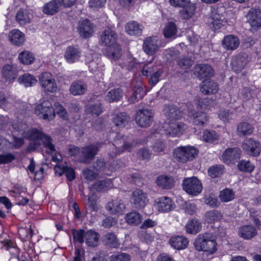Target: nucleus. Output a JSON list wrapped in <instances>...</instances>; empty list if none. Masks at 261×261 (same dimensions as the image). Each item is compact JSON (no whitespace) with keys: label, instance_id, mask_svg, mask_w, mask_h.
Segmentation results:
<instances>
[{"label":"nucleus","instance_id":"38","mask_svg":"<svg viewBox=\"0 0 261 261\" xmlns=\"http://www.w3.org/2000/svg\"><path fill=\"white\" fill-rule=\"evenodd\" d=\"M32 18V14L27 10L19 11L16 16V20L21 25L30 23Z\"/></svg>","mask_w":261,"mask_h":261},{"label":"nucleus","instance_id":"4","mask_svg":"<svg viewBox=\"0 0 261 261\" xmlns=\"http://www.w3.org/2000/svg\"><path fill=\"white\" fill-rule=\"evenodd\" d=\"M35 113L40 118L48 121L53 120L56 115L55 109L48 100H44L37 105L35 108Z\"/></svg>","mask_w":261,"mask_h":261},{"label":"nucleus","instance_id":"54","mask_svg":"<svg viewBox=\"0 0 261 261\" xmlns=\"http://www.w3.org/2000/svg\"><path fill=\"white\" fill-rule=\"evenodd\" d=\"M219 197L223 202H229L234 199V193L231 190L225 189L220 192Z\"/></svg>","mask_w":261,"mask_h":261},{"label":"nucleus","instance_id":"18","mask_svg":"<svg viewBox=\"0 0 261 261\" xmlns=\"http://www.w3.org/2000/svg\"><path fill=\"white\" fill-rule=\"evenodd\" d=\"M248 57L245 54H241L234 57L231 61V68L236 73L240 72L246 66Z\"/></svg>","mask_w":261,"mask_h":261},{"label":"nucleus","instance_id":"17","mask_svg":"<svg viewBox=\"0 0 261 261\" xmlns=\"http://www.w3.org/2000/svg\"><path fill=\"white\" fill-rule=\"evenodd\" d=\"M212 9L210 18V23L212 29L214 31H216L220 29L225 21L224 20L223 16L219 14L220 10L218 9L215 10L214 8H213Z\"/></svg>","mask_w":261,"mask_h":261},{"label":"nucleus","instance_id":"6","mask_svg":"<svg viewBox=\"0 0 261 261\" xmlns=\"http://www.w3.org/2000/svg\"><path fill=\"white\" fill-rule=\"evenodd\" d=\"M154 113L148 109H142L137 111L135 121L137 125L141 127L149 126L152 121Z\"/></svg>","mask_w":261,"mask_h":261},{"label":"nucleus","instance_id":"10","mask_svg":"<svg viewBox=\"0 0 261 261\" xmlns=\"http://www.w3.org/2000/svg\"><path fill=\"white\" fill-rule=\"evenodd\" d=\"M42 134V132L36 128H32L26 132H23L22 135L24 138L30 140L34 141L29 144L28 147L29 151H33L40 147V144L38 141L41 138Z\"/></svg>","mask_w":261,"mask_h":261},{"label":"nucleus","instance_id":"62","mask_svg":"<svg viewBox=\"0 0 261 261\" xmlns=\"http://www.w3.org/2000/svg\"><path fill=\"white\" fill-rule=\"evenodd\" d=\"M223 169V166L222 165L213 166L208 169V175L212 178L217 177L222 174Z\"/></svg>","mask_w":261,"mask_h":261},{"label":"nucleus","instance_id":"56","mask_svg":"<svg viewBox=\"0 0 261 261\" xmlns=\"http://www.w3.org/2000/svg\"><path fill=\"white\" fill-rule=\"evenodd\" d=\"M203 140L208 143H213L219 139V136L215 131L205 130L203 133Z\"/></svg>","mask_w":261,"mask_h":261},{"label":"nucleus","instance_id":"21","mask_svg":"<svg viewBox=\"0 0 261 261\" xmlns=\"http://www.w3.org/2000/svg\"><path fill=\"white\" fill-rule=\"evenodd\" d=\"M81 51L79 48L74 46H69L66 49L64 58L69 63H73L79 60Z\"/></svg>","mask_w":261,"mask_h":261},{"label":"nucleus","instance_id":"22","mask_svg":"<svg viewBox=\"0 0 261 261\" xmlns=\"http://www.w3.org/2000/svg\"><path fill=\"white\" fill-rule=\"evenodd\" d=\"M169 243L173 248L179 250L185 249L188 247L189 241L183 236H175L171 237Z\"/></svg>","mask_w":261,"mask_h":261},{"label":"nucleus","instance_id":"11","mask_svg":"<svg viewBox=\"0 0 261 261\" xmlns=\"http://www.w3.org/2000/svg\"><path fill=\"white\" fill-rule=\"evenodd\" d=\"M154 206L160 213H168L174 209L175 204L171 198L162 196L154 200Z\"/></svg>","mask_w":261,"mask_h":261},{"label":"nucleus","instance_id":"44","mask_svg":"<svg viewBox=\"0 0 261 261\" xmlns=\"http://www.w3.org/2000/svg\"><path fill=\"white\" fill-rule=\"evenodd\" d=\"M177 29L176 24L172 22H168L164 29L163 34L166 38L176 37Z\"/></svg>","mask_w":261,"mask_h":261},{"label":"nucleus","instance_id":"53","mask_svg":"<svg viewBox=\"0 0 261 261\" xmlns=\"http://www.w3.org/2000/svg\"><path fill=\"white\" fill-rule=\"evenodd\" d=\"M86 111L93 116H97L102 113L101 105L100 103H98L94 105H88L86 108Z\"/></svg>","mask_w":261,"mask_h":261},{"label":"nucleus","instance_id":"60","mask_svg":"<svg viewBox=\"0 0 261 261\" xmlns=\"http://www.w3.org/2000/svg\"><path fill=\"white\" fill-rule=\"evenodd\" d=\"M85 232L84 229H72V234L74 243L82 244L84 242Z\"/></svg>","mask_w":261,"mask_h":261},{"label":"nucleus","instance_id":"35","mask_svg":"<svg viewBox=\"0 0 261 261\" xmlns=\"http://www.w3.org/2000/svg\"><path fill=\"white\" fill-rule=\"evenodd\" d=\"M186 231L188 233L195 234L201 229V224L196 219L189 220L185 225Z\"/></svg>","mask_w":261,"mask_h":261},{"label":"nucleus","instance_id":"15","mask_svg":"<svg viewBox=\"0 0 261 261\" xmlns=\"http://www.w3.org/2000/svg\"><path fill=\"white\" fill-rule=\"evenodd\" d=\"M130 201L136 208H141L145 206L148 199L146 193L142 190L137 189L132 193Z\"/></svg>","mask_w":261,"mask_h":261},{"label":"nucleus","instance_id":"14","mask_svg":"<svg viewBox=\"0 0 261 261\" xmlns=\"http://www.w3.org/2000/svg\"><path fill=\"white\" fill-rule=\"evenodd\" d=\"M94 25L88 19H82L79 21L77 31L80 36L83 38L91 37L94 33Z\"/></svg>","mask_w":261,"mask_h":261},{"label":"nucleus","instance_id":"61","mask_svg":"<svg viewBox=\"0 0 261 261\" xmlns=\"http://www.w3.org/2000/svg\"><path fill=\"white\" fill-rule=\"evenodd\" d=\"M238 168L242 171L251 172L254 169V166L250 161L242 160L238 165Z\"/></svg>","mask_w":261,"mask_h":261},{"label":"nucleus","instance_id":"52","mask_svg":"<svg viewBox=\"0 0 261 261\" xmlns=\"http://www.w3.org/2000/svg\"><path fill=\"white\" fill-rule=\"evenodd\" d=\"M217 244L214 237L210 233V237L206 241L205 246H204V249L202 250L203 251H206L211 254L214 253L217 248Z\"/></svg>","mask_w":261,"mask_h":261},{"label":"nucleus","instance_id":"55","mask_svg":"<svg viewBox=\"0 0 261 261\" xmlns=\"http://www.w3.org/2000/svg\"><path fill=\"white\" fill-rule=\"evenodd\" d=\"M205 218L208 223H213L221 220L222 218V215L220 212L213 210L207 212L205 214Z\"/></svg>","mask_w":261,"mask_h":261},{"label":"nucleus","instance_id":"50","mask_svg":"<svg viewBox=\"0 0 261 261\" xmlns=\"http://www.w3.org/2000/svg\"><path fill=\"white\" fill-rule=\"evenodd\" d=\"M145 94V92L142 87L140 85H138L135 87L133 94L129 97L128 101L130 103H134L136 101L142 98Z\"/></svg>","mask_w":261,"mask_h":261},{"label":"nucleus","instance_id":"34","mask_svg":"<svg viewBox=\"0 0 261 261\" xmlns=\"http://www.w3.org/2000/svg\"><path fill=\"white\" fill-rule=\"evenodd\" d=\"M105 54L109 58L117 60L121 56L122 50L120 45L116 43L108 46L106 49Z\"/></svg>","mask_w":261,"mask_h":261},{"label":"nucleus","instance_id":"2","mask_svg":"<svg viewBox=\"0 0 261 261\" xmlns=\"http://www.w3.org/2000/svg\"><path fill=\"white\" fill-rule=\"evenodd\" d=\"M211 101L208 98H199L196 101L197 111L188 108V115L195 125L203 126L208 120L206 110L208 109Z\"/></svg>","mask_w":261,"mask_h":261},{"label":"nucleus","instance_id":"40","mask_svg":"<svg viewBox=\"0 0 261 261\" xmlns=\"http://www.w3.org/2000/svg\"><path fill=\"white\" fill-rule=\"evenodd\" d=\"M86 244L91 247L96 246L99 240V234L96 232L90 230L87 231L85 235Z\"/></svg>","mask_w":261,"mask_h":261},{"label":"nucleus","instance_id":"58","mask_svg":"<svg viewBox=\"0 0 261 261\" xmlns=\"http://www.w3.org/2000/svg\"><path fill=\"white\" fill-rule=\"evenodd\" d=\"M234 116L232 112H230L229 110L222 109L218 113V117L223 122L226 123L231 120Z\"/></svg>","mask_w":261,"mask_h":261},{"label":"nucleus","instance_id":"43","mask_svg":"<svg viewBox=\"0 0 261 261\" xmlns=\"http://www.w3.org/2000/svg\"><path fill=\"white\" fill-rule=\"evenodd\" d=\"M18 82L28 87L35 85L37 83V80L33 75L29 73H24L18 79Z\"/></svg>","mask_w":261,"mask_h":261},{"label":"nucleus","instance_id":"20","mask_svg":"<svg viewBox=\"0 0 261 261\" xmlns=\"http://www.w3.org/2000/svg\"><path fill=\"white\" fill-rule=\"evenodd\" d=\"M241 150L238 148L227 149L222 154V159L226 164H233L240 158Z\"/></svg>","mask_w":261,"mask_h":261},{"label":"nucleus","instance_id":"33","mask_svg":"<svg viewBox=\"0 0 261 261\" xmlns=\"http://www.w3.org/2000/svg\"><path fill=\"white\" fill-rule=\"evenodd\" d=\"M156 183L160 187L169 189L174 185L175 181L173 177L166 175L159 176L156 179Z\"/></svg>","mask_w":261,"mask_h":261},{"label":"nucleus","instance_id":"36","mask_svg":"<svg viewBox=\"0 0 261 261\" xmlns=\"http://www.w3.org/2000/svg\"><path fill=\"white\" fill-rule=\"evenodd\" d=\"M15 101L13 96L0 92V108L5 110L9 109L15 104Z\"/></svg>","mask_w":261,"mask_h":261},{"label":"nucleus","instance_id":"46","mask_svg":"<svg viewBox=\"0 0 261 261\" xmlns=\"http://www.w3.org/2000/svg\"><path fill=\"white\" fill-rule=\"evenodd\" d=\"M103 242L111 248H117L119 246V241L113 232L107 233L104 236Z\"/></svg>","mask_w":261,"mask_h":261},{"label":"nucleus","instance_id":"42","mask_svg":"<svg viewBox=\"0 0 261 261\" xmlns=\"http://www.w3.org/2000/svg\"><path fill=\"white\" fill-rule=\"evenodd\" d=\"M18 60L20 62L24 65L32 64L35 61V57L33 54L28 50H23L18 55Z\"/></svg>","mask_w":261,"mask_h":261},{"label":"nucleus","instance_id":"37","mask_svg":"<svg viewBox=\"0 0 261 261\" xmlns=\"http://www.w3.org/2000/svg\"><path fill=\"white\" fill-rule=\"evenodd\" d=\"M123 95V91L120 88L110 90L105 96V100L109 102L117 101Z\"/></svg>","mask_w":261,"mask_h":261},{"label":"nucleus","instance_id":"47","mask_svg":"<svg viewBox=\"0 0 261 261\" xmlns=\"http://www.w3.org/2000/svg\"><path fill=\"white\" fill-rule=\"evenodd\" d=\"M39 140L42 141L47 153H53L56 151L55 146L53 143V139L50 136L43 133Z\"/></svg>","mask_w":261,"mask_h":261},{"label":"nucleus","instance_id":"24","mask_svg":"<svg viewBox=\"0 0 261 261\" xmlns=\"http://www.w3.org/2000/svg\"><path fill=\"white\" fill-rule=\"evenodd\" d=\"M195 72L201 79L210 77L213 75L214 71L212 67L207 64H200L195 66Z\"/></svg>","mask_w":261,"mask_h":261},{"label":"nucleus","instance_id":"49","mask_svg":"<svg viewBox=\"0 0 261 261\" xmlns=\"http://www.w3.org/2000/svg\"><path fill=\"white\" fill-rule=\"evenodd\" d=\"M129 117L125 113H119L114 115L113 122L117 126H124L129 121Z\"/></svg>","mask_w":261,"mask_h":261},{"label":"nucleus","instance_id":"23","mask_svg":"<svg viewBox=\"0 0 261 261\" xmlns=\"http://www.w3.org/2000/svg\"><path fill=\"white\" fill-rule=\"evenodd\" d=\"M117 36L114 31L110 28L106 29L100 36V43L109 46L116 43Z\"/></svg>","mask_w":261,"mask_h":261},{"label":"nucleus","instance_id":"28","mask_svg":"<svg viewBox=\"0 0 261 261\" xmlns=\"http://www.w3.org/2000/svg\"><path fill=\"white\" fill-rule=\"evenodd\" d=\"M98 151L95 145H91L82 148L81 150V162H86L88 159H92Z\"/></svg>","mask_w":261,"mask_h":261},{"label":"nucleus","instance_id":"13","mask_svg":"<svg viewBox=\"0 0 261 261\" xmlns=\"http://www.w3.org/2000/svg\"><path fill=\"white\" fill-rule=\"evenodd\" d=\"M242 148L248 154L257 156L260 154L261 145L257 140L249 138L244 140Z\"/></svg>","mask_w":261,"mask_h":261},{"label":"nucleus","instance_id":"31","mask_svg":"<svg viewBox=\"0 0 261 261\" xmlns=\"http://www.w3.org/2000/svg\"><path fill=\"white\" fill-rule=\"evenodd\" d=\"M257 234L256 228L251 225H244L239 229V236L246 240H250Z\"/></svg>","mask_w":261,"mask_h":261},{"label":"nucleus","instance_id":"26","mask_svg":"<svg viewBox=\"0 0 261 261\" xmlns=\"http://www.w3.org/2000/svg\"><path fill=\"white\" fill-rule=\"evenodd\" d=\"M240 43V40L237 36L228 35L224 37L222 45L223 47L227 50H234L237 49Z\"/></svg>","mask_w":261,"mask_h":261},{"label":"nucleus","instance_id":"64","mask_svg":"<svg viewBox=\"0 0 261 261\" xmlns=\"http://www.w3.org/2000/svg\"><path fill=\"white\" fill-rule=\"evenodd\" d=\"M97 200L96 196L93 194L89 195L88 197L86 204L93 211H97L99 210V206L97 203Z\"/></svg>","mask_w":261,"mask_h":261},{"label":"nucleus","instance_id":"29","mask_svg":"<svg viewBox=\"0 0 261 261\" xmlns=\"http://www.w3.org/2000/svg\"><path fill=\"white\" fill-rule=\"evenodd\" d=\"M200 90L205 94H213L219 90L218 84L211 81H204L200 85Z\"/></svg>","mask_w":261,"mask_h":261},{"label":"nucleus","instance_id":"57","mask_svg":"<svg viewBox=\"0 0 261 261\" xmlns=\"http://www.w3.org/2000/svg\"><path fill=\"white\" fill-rule=\"evenodd\" d=\"M158 69L157 66L153 64L152 60H150L147 61L143 66L142 73L143 75L149 76Z\"/></svg>","mask_w":261,"mask_h":261},{"label":"nucleus","instance_id":"16","mask_svg":"<svg viewBox=\"0 0 261 261\" xmlns=\"http://www.w3.org/2000/svg\"><path fill=\"white\" fill-rule=\"evenodd\" d=\"M159 40L157 37L153 36L147 38L143 42V49L149 55H153L159 49Z\"/></svg>","mask_w":261,"mask_h":261},{"label":"nucleus","instance_id":"19","mask_svg":"<svg viewBox=\"0 0 261 261\" xmlns=\"http://www.w3.org/2000/svg\"><path fill=\"white\" fill-rule=\"evenodd\" d=\"M125 208L123 202L120 199H116L108 202L106 206L107 210L112 215L123 214Z\"/></svg>","mask_w":261,"mask_h":261},{"label":"nucleus","instance_id":"41","mask_svg":"<svg viewBox=\"0 0 261 261\" xmlns=\"http://www.w3.org/2000/svg\"><path fill=\"white\" fill-rule=\"evenodd\" d=\"M210 233H204L198 235L194 242V246L196 249L199 251H202L205 246L207 239L210 238Z\"/></svg>","mask_w":261,"mask_h":261},{"label":"nucleus","instance_id":"8","mask_svg":"<svg viewBox=\"0 0 261 261\" xmlns=\"http://www.w3.org/2000/svg\"><path fill=\"white\" fill-rule=\"evenodd\" d=\"M39 83L45 91L55 93L58 89L55 79L52 74L48 72L42 73L39 76Z\"/></svg>","mask_w":261,"mask_h":261},{"label":"nucleus","instance_id":"12","mask_svg":"<svg viewBox=\"0 0 261 261\" xmlns=\"http://www.w3.org/2000/svg\"><path fill=\"white\" fill-rule=\"evenodd\" d=\"M75 1H50L46 3L43 8V12L47 15H52L58 12L60 7H70L74 5Z\"/></svg>","mask_w":261,"mask_h":261},{"label":"nucleus","instance_id":"48","mask_svg":"<svg viewBox=\"0 0 261 261\" xmlns=\"http://www.w3.org/2000/svg\"><path fill=\"white\" fill-rule=\"evenodd\" d=\"M125 220L130 225H137L141 222L142 217L138 212L134 211L126 214Z\"/></svg>","mask_w":261,"mask_h":261},{"label":"nucleus","instance_id":"1","mask_svg":"<svg viewBox=\"0 0 261 261\" xmlns=\"http://www.w3.org/2000/svg\"><path fill=\"white\" fill-rule=\"evenodd\" d=\"M165 114L170 120L169 123H164L163 128L166 135L171 137H179L186 130L187 127L183 122L176 121L181 118L183 112L175 107L166 106L164 110Z\"/></svg>","mask_w":261,"mask_h":261},{"label":"nucleus","instance_id":"45","mask_svg":"<svg viewBox=\"0 0 261 261\" xmlns=\"http://www.w3.org/2000/svg\"><path fill=\"white\" fill-rule=\"evenodd\" d=\"M55 170L59 176L65 173L67 179L69 181H72L75 177L74 171L72 168L63 167V169H61L59 166H55Z\"/></svg>","mask_w":261,"mask_h":261},{"label":"nucleus","instance_id":"7","mask_svg":"<svg viewBox=\"0 0 261 261\" xmlns=\"http://www.w3.org/2000/svg\"><path fill=\"white\" fill-rule=\"evenodd\" d=\"M170 5L174 7H182L180 10V16L182 19L190 18L195 11V6L190 1H169Z\"/></svg>","mask_w":261,"mask_h":261},{"label":"nucleus","instance_id":"51","mask_svg":"<svg viewBox=\"0 0 261 261\" xmlns=\"http://www.w3.org/2000/svg\"><path fill=\"white\" fill-rule=\"evenodd\" d=\"M129 141L125 142L123 144L122 149L119 148L118 149L115 146L113 145V150H115V152L110 154V156L111 158H113L115 155L121 153L124 150L130 151L131 148L135 145V144H136V142H135L132 139H130Z\"/></svg>","mask_w":261,"mask_h":261},{"label":"nucleus","instance_id":"32","mask_svg":"<svg viewBox=\"0 0 261 261\" xmlns=\"http://www.w3.org/2000/svg\"><path fill=\"white\" fill-rule=\"evenodd\" d=\"M127 34L131 36H140L141 35L143 27L137 21H130L125 25Z\"/></svg>","mask_w":261,"mask_h":261},{"label":"nucleus","instance_id":"3","mask_svg":"<svg viewBox=\"0 0 261 261\" xmlns=\"http://www.w3.org/2000/svg\"><path fill=\"white\" fill-rule=\"evenodd\" d=\"M198 153V150L191 145L181 146L176 148L173 151L174 158L177 161L184 163L193 160Z\"/></svg>","mask_w":261,"mask_h":261},{"label":"nucleus","instance_id":"39","mask_svg":"<svg viewBox=\"0 0 261 261\" xmlns=\"http://www.w3.org/2000/svg\"><path fill=\"white\" fill-rule=\"evenodd\" d=\"M113 187L112 180L111 179H105L99 180L94 184L92 188L97 191L101 192L110 189Z\"/></svg>","mask_w":261,"mask_h":261},{"label":"nucleus","instance_id":"63","mask_svg":"<svg viewBox=\"0 0 261 261\" xmlns=\"http://www.w3.org/2000/svg\"><path fill=\"white\" fill-rule=\"evenodd\" d=\"M163 73V70L161 68H159L155 72L151 74L149 83L151 85L154 86L160 81V77Z\"/></svg>","mask_w":261,"mask_h":261},{"label":"nucleus","instance_id":"25","mask_svg":"<svg viewBox=\"0 0 261 261\" xmlns=\"http://www.w3.org/2000/svg\"><path fill=\"white\" fill-rule=\"evenodd\" d=\"M87 85L82 80H77L72 83L69 91L74 96L84 94L87 91Z\"/></svg>","mask_w":261,"mask_h":261},{"label":"nucleus","instance_id":"9","mask_svg":"<svg viewBox=\"0 0 261 261\" xmlns=\"http://www.w3.org/2000/svg\"><path fill=\"white\" fill-rule=\"evenodd\" d=\"M246 19L252 30L261 29V8L255 7L250 9L246 15Z\"/></svg>","mask_w":261,"mask_h":261},{"label":"nucleus","instance_id":"59","mask_svg":"<svg viewBox=\"0 0 261 261\" xmlns=\"http://www.w3.org/2000/svg\"><path fill=\"white\" fill-rule=\"evenodd\" d=\"M2 73L6 79L11 80L15 78V72L12 66L6 65L3 68Z\"/></svg>","mask_w":261,"mask_h":261},{"label":"nucleus","instance_id":"30","mask_svg":"<svg viewBox=\"0 0 261 261\" xmlns=\"http://www.w3.org/2000/svg\"><path fill=\"white\" fill-rule=\"evenodd\" d=\"M10 41L16 46L22 45L25 41L24 34L18 30H13L9 34Z\"/></svg>","mask_w":261,"mask_h":261},{"label":"nucleus","instance_id":"27","mask_svg":"<svg viewBox=\"0 0 261 261\" xmlns=\"http://www.w3.org/2000/svg\"><path fill=\"white\" fill-rule=\"evenodd\" d=\"M253 131L254 127L247 121H241L237 126V134L240 137L251 135Z\"/></svg>","mask_w":261,"mask_h":261},{"label":"nucleus","instance_id":"5","mask_svg":"<svg viewBox=\"0 0 261 261\" xmlns=\"http://www.w3.org/2000/svg\"><path fill=\"white\" fill-rule=\"evenodd\" d=\"M183 190L188 194L196 196L202 190L201 181L196 177L185 178L182 181Z\"/></svg>","mask_w":261,"mask_h":261}]
</instances>
